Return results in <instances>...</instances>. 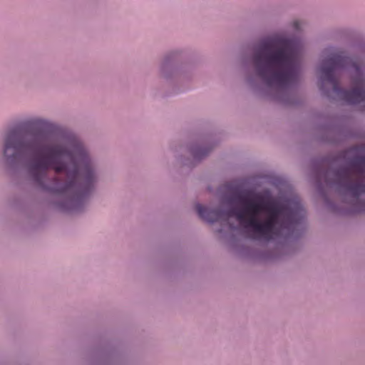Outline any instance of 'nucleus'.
I'll return each instance as SVG.
<instances>
[{
    "label": "nucleus",
    "mask_w": 365,
    "mask_h": 365,
    "mask_svg": "<svg viewBox=\"0 0 365 365\" xmlns=\"http://www.w3.org/2000/svg\"><path fill=\"white\" fill-rule=\"evenodd\" d=\"M27 152L34 155L29 165V173L42 189L71 194L79 201L92 190L96 176L78 140L60 143L43 131L28 132L21 126L10 130L4 145L7 160L12 163Z\"/></svg>",
    "instance_id": "nucleus-1"
},
{
    "label": "nucleus",
    "mask_w": 365,
    "mask_h": 365,
    "mask_svg": "<svg viewBox=\"0 0 365 365\" xmlns=\"http://www.w3.org/2000/svg\"><path fill=\"white\" fill-rule=\"evenodd\" d=\"M240 206L225 212L219 209L208 210L197 205L199 216L209 222H217L224 217H235L245 228L250 229L255 239L270 240L285 230H293L301 223L304 211L298 202L281 203L265 200L259 195L247 194L238 197Z\"/></svg>",
    "instance_id": "nucleus-2"
},
{
    "label": "nucleus",
    "mask_w": 365,
    "mask_h": 365,
    "mask_svg": "<svg viewBox=\"0 0 365 365\" xmlns=\"http://www.w3.org/2000/svg\"><path fill=\"white\" fill-rule=\"evenodd\" d=\"M299 49L290 39L274 37L264 41L255 52L257 74L269 86L284 88L299 74Z\"/></svg>",
    "instance_id": "nucleus-3"
},
{
    "label": "nucleus",
    "mask_w": 365,
    "mask_h": 365,
    "mask_svg": "<svg viewBox=\"0 0 365 365\" xmlns=\"http://www.w3.org/2000/svg\"><path fill=\"white\" fill-rule=\"evenodd\" d=\"M321 89L329 83L339 98L349 104L365 103V73L356 61L343 52L324 59L321 66Z\"/></svg>",
    "instance_id": "nucleus-4"
},
{
    "label": "nucleus",
    "mask_w": 365,
    "mask_h": 365,
    "mask_svg": "<svg viewBox=\"0 0 365 365\" xmlns=\"http://www.w3.org/2000/svg\"><path fill=\"white\" fill-rule=\"evenodd\" d=\"M356 152L365 153V146L355 148ZM336 183L351 197L357 212L365 210V157L356 156L335 173Z\"/></svg>",
    "instance_id": "nucleus-5"
},
{
    "label": "nucleus",
    "mask_w": 365,
    "mask_h": 365,
    "mask_svg": "<svg viewBox=\"0 0 365 365\" xmlns=\"http://www.w3.org/2000/svg\"><path fill=\"white\" fill-rule=\"evenodd\" d=\"M299 23H298V22H297V21H296V22H294V27H295L297 29H299Z\"/></svg>",
    "instance_id": "nucleus-6"
},
{
    "label": "nucleus",
    "mask_w": 365,
    "mask_h": 365,
    "mask_svg": "<svg viewBox=\"0 0 365 365\" xmlns=\"http://www.w3.org/2000/svg\"><path fill=\"white\" fill-rule=\"evenodd\" d=\"M362 110L365 111V106H364V108Z\"/></svg>",
    "instance_id": "nucleus-7"
}]
</instances>
